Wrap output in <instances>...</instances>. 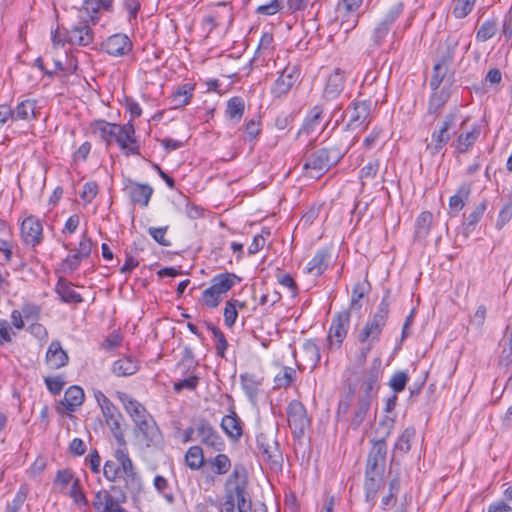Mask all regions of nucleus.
<instances>
[{"mask_svg":"<svg viewBox=\"0 0 512 512\" xmlns=\"http://www.w3.org/2000/svg\"><path fill=\"white\" fill-rule=\"evenodd\" d=\"M91 130L108 145L115 141L126 155H140V149L135 139V128L131 121L120 125L105 120H96L91 124Z\"/></svg>","mask_w":512,"mask_h":512,"instance_id":"nucleus-1","label":"nucleus"},{"mask_svg":"<svg viewBox=\"0 0 512 512\" xmlns=\"http://www.w3.org/2000/svg\"><path fill=\"white\" fill-rule=\"evenodd\" d=\"M248 480L244 467L235 466L226 481V501L221 512H252L251 500L247 492Z\"/></svg>","mask_w":512,"mask_h":512,"instance_id":"nucleus-2","label":"nucleus"},{"mask_svg":"<svg viewBox=\"0 0 512 512\" xmlns=\"http://www.w3.org/2000/svg\"><path fill=\"white\" fill-rule=\"evenodd\" d=\"M349 146L324 147L309 154L303 163V173L310 179H319L336 165L348 151Z\"/></svg>","mask_w":512,"mask_h":512,"instance_id":"nucleus-3","label":"nucleus"},{"mask_svg":"<svg viewBox=\"0 0 512 512\" xmlns=\"http://www.w3.org/2000/svg\"><path fill=\"white\" fill-rule=\"evenodd\" d=\"M390 312V293L387 290L376 312L367 320L357 335L360 343L376 344L379 342Z\"/></svg>","mask_w":512,"mask_h":512,"instance_id":"nucleus-4","label":"nucleus"},{"mask_svg":"<svg viewBox=\"0 0 512 512\" xmlns=\"http://www.w3.org/2000/svg\"><path fill=\"white\" fill-rule=\"evenodd\" d=\"M240 279L233 273H220L211 279V286L202 292L201 300L208 308H216L223 300V296Z\"/></svg>","mask_w":512,"mask_h":512,"instance_id":"nucleus-5","label":"nucleus"},{"mask_svg":"<svg viewBox=\"0 0 512 512\" xmlns=\"http://www.w3.org/2000/svg\"><path fill=\"white\" fill-rule=\"evenodd\" d=\"M115 459L121 465L120 477L124 481V487L131 494L142 490V481L137 473L126 448H118L115 451Z\"/></svg>","mask_w":512,"mask_h":512,"instance_id":"nucleus-6","label":"nucleus"},{"mask_svg":"<svg viewBox=\"0 0 512 512\" xmlns=\"http://www.w3.org/2000/svg\"><path fill=\"white\" fill-rule=\"evenodd\" d=\"M403 9L404 4L402 2H397L388 9L385 16L375 24L371 31L370 47L377 48L383 44Z\"/></svg>","mask_w":512,"mask_h":512,"instance_id":"nucleus-7","label":"nucleus"},{"mask_svg":"<svg viewBox=\"0 0 512 512\" xmlns=\"http://www.w3.org/2000/svg\"><path fill=\"white\" fill-rule=\"evenodd\" d=\"M257 448L263 459L273 470H280L283 465V455L272 433H260L256 437Z\"/></svg>","mask_w":512,"mask_h":512,"instance_id":"nucleus-8","label":"nucleus"},{"mask_svg":"<svg viewBox=\"0 0 512 512\" xmlns=\"http://www.w3.org/2000/svg\"><path fill=\"white\" fill-rule=\"evenodd\" d=\"M456 119L457 110L446 114L440 127L432 132L431 141L426 146L431 155L438 154L447 145L451 138L449 130L455 126Z\"/></svg>","mask_w":512,"mask_h":512,"instance_id":"nucleus-9","label":"nucleus"},{"mask_svg":"<svg viewBox=\"0 0 512 512\" xmlns=\"http://www.w3.org/2000/svg\"><path fill=\"white\" fill-rule=\"evenodd\" d=\"M134 434L147 448L159 447L163 442L162 433L153 417L134 426Z\"/></svg>","mask_w":512,"mask_h":512,"instance_id":"nucleus-10","label":"nucleus"},{"mask_svg":"<svg viewBox=\"0 0 512 512\" xmlns=\"http://www.w3.org/2000/svg\"><path fill=\"white\" fill-rule=\"evenodd\" d=\"M287 421L292 433L295 437L300 438L303 436L305 429L309 425L306 409L304 405L293 400L287 407Z\"/></svg>","mask_w":512,"mask_h":512,"instance_id":"nucleus-11","label":"nucleus"},{"mask_svg":"<svg viewBox=\"0 0 512 512\" xmlns=\"http://www.w3.org/2000/svg\"><path fill=\"white\" fill-rule=\"evenodd\" d=\"M20 235L25 245L33 248L38 246L43 240L41 221L33 215L26 217L21 223Z\"/></svg>","mask_w":512,"mask_h":512,"instance_id":"nucleus-12","label":"nucleus"},{"mask_svg":"<svg viewBox=\"0 0 512 512\" xmlns=\"http://www.w3.org/2000/svg\"><path fill=\"white\" fill-rule=\"evenodd\" d=\"M350 325V313L349 311H342L337 313L333 319L329 329L328 341L332 348L335 346L339 348L347 336Z\"/></svg>","mask_w":512,"mask_h":512,"instance_id":"nucleus-13","label":"nucleus"},{"mask_svg":"<svg viewBox=\"0 0 512 512\" xmlns=\"http://www.w3.org/2000/svg\"><path fill=\"white\" fill-rule=\"evenodd\" d=\"M371 101L361 100L354 101L350 110L349 120L347 122L348 129H357L361 126L367 128L370 123Z\"/></svg>","mask_w":512,"mask_h":512,"instance_id":"nucleus-14","label":"nucleus"},{"mask_svg":"<svg viewBox=\"0 0 512 512\" xmlns=\"http://www.w3.org/2000/svg\"><path fill=\"white\" fill-rule=\"evenodd\" d=\"M118 398L124 406L125 411L134 422V426L152 418L145 406L128 394L120 392L118 393Z\"/></svg>","mask_w":512,"mask_h":512,"instance_id":"nucleus-15","label":"nucleus"},{"mask_svg":"<svg viewBox=\"0 0 512 512\" xmlns=\"http://www.w3.org/2000/svg\"><path fill=\"white\" fill-rule=\"evenodd\" d=\"M299 75L300 73L296 66H287L275 80L271 89L272 95L277 98L285 96L297 82Z\"/></svg>","mask_w":512,"mask_h":512,"instance_id":"nucleus-16","label":"nucleus"},{"mask_svg":"<svg viewBox=\"0 0 512 512\" xmlns=\"http://www.w3.org/2000/svg\"><path fill=\"white\" fill-rule=\"evenodd\" d=\"M102 49L109 55L121 57L132 50V42L125 34H114L109 36L103 43Z\"/></svg>","mask_w":512,"mask_h":512,"instance_id":"nucleus-17","label":"nucleus"},{"mask_svg":"<svg viewBox=\"0 0 512 512\" xmlns=\"http://www.w3.org/2000/svg\"><path fill=\"white\" fill-rule=\"evenodd\" d=\"M197 436L201 442L215 451H222L225 443L217 431L205 420H200L196 426Z\"/></svg>","mask_w":512,"mask_h":512,"instance_id":"nucleus-18","label":"nucleus"},{"mask_svg":"<svg viewBox=\"0 0 512 512\" xmlns=\"http://www.w3.org/2000/svg\"><path fill=\"white\" fill-rule=\"evenodd\" d=\"M91 22L80 20L73 25L68 33V43L78 46H88L94 41V31L91 28Z\"/></svg>","mask_w":512,"mask_h":512,"instance_id":"nucleus-19","label":"nucleus"},{"mask_svg":"<svg viewBox=\"0 0 512 512\" xmlns=\"http://www.w3.org/2000/svg\"><path fill=\"white\" fill-rule=\"evenodd\" d=\"M123 190L130 197L133 203L140 204L142 207L148 206L153 194V188L150 185L140 184L130 179L126 181Z\"/></svg>","mask_w":512,"mask_h":512,"instance_id":"nucleus-20","label":"nucleus"},{"mask_svg":"<svg viewBox=\"0 0 512 512\" xmlns=\"http://www.w3.org/2000/svg\"><path fill=\"white\" fill-rule=\"evenodd\" d=\"M386 453L387 448L385 440L381 439L376 441L368 454L365 470L384 472Z\"/></svg>","mask_w":512,"mask_h":512,"instance_id":"nucleus-21","label":"nucleus"},{"mask_svg":"<svg viewBox=\"0 0 512 512\" xmlns=\"http://www.w3.org/2000/svg\"><path fill=\"white\" fill-rule=\"evenodd\" d=\"M345 76L340 68H336L328 77L324 90L323 98L326 101L336 99L344 89Z\"/></svg>","mask_w":512,"mask_h":512,"instance_id":"nucleus-22","label":"nucleus"},{"mask_svg":"<svg viewBox=\"0 0 512 512\" xmlns=\"http://www.w3.org/2000/svg\"><path fill=\"white\" fill-rule=\"evenodd\" d=\"M46 364L51 369H59L68 364L69 356L62 348L60 341L53 340L47 349L45 356Z\"/></svg>","mask_w":512,"mask_h":512,"instance_id":"nucleus-23","label":"nucleus"},{"mask_svg":"<svg viewBox=\"0 0 512 512\" xmlns=\"http://www.w3.org/2000/svg\"><path fill=\"white\" fill-rule=\"evenodd\" d=\"M384 472L365 470L364 489L366 501L374 504L379 489L383 486Z\"/></svg>","mask_w":512,"mask_h":512,"instance_id":"nucleus-24","label":"nucleus"},{"mask_svg":"<svg viewBox=\"0 0 512 512\" xmlns=\"http://www.w3.org/2000/svg\"><path fill=\"white\" fill-rule=\"evenodd\" d=\"M380 366L381 361L379 358H376L374 359L370 369L365 373L362 382V388L364 391L363 397H369V399H372L375 391L377 390V383L381 374Z\"/></svg>","mask_w":512,"mask_h":512,"instance_id":"nucleus-25","label":"nucleus"},{"mask_svg":"<svg viewBox=\"0 0 512 512\" xmlns=\"http://www.w3.org/2000/svg\"><path fill=\"white\" fill-rule=\"evenodd\" d=\"M480 132V127L475 125L470 131L461 132L451 146L455 148L457 153H467L478 140Z\"/></svg>","mask_w":512,"mask_h":512,"instance_id":"nucleus-26","label":"nucleus"},{"mask_svg":"<svg viewBox=\"0 0 512 512\" xmlns=\"http://www.w3.org/2000/svg\"><path fill=\"white\" fill-rule=\"evenodd\" d=\"M450 92L446 88L434 91L428 101L427 114L436 118L440 115L442 108L447 103Z\"/></svg>","mask_w":512,"mask_h":512,"instance_id":"nucleus-27","label":"nucleus"},{"mask_svg":"<svg viewBox=\"0 0 512 512\" xmlns=\"http://www.w3.org/2000/svg\"><path fill=\"white\" fill-rule=\"evenodd\" d=\"M55 291L65 303L77 304L83 301L82 296L73 289L72 283L63 277L59 278Z\"/></svg>","mask_w":512,"mask_h":512,"instance_id":"nucleus-28","label":"nucleus"},{"mask_svg":"<svg viewBox=\"0 0 512 512\" xmlns=\"http://www.w3.org/2000/svg\"><path fill=\"white\" fill-rule=\"evenodd\" d=\"M85 395L84 391L79 386H70L64 394V398L61 401V404L65 407V410L68 412H74L77 407L82 405L84 401Z\"/></svg>","mask_w":512,"mask_h":512,"instance_id":"nucleus-29","label":"nucleus"},{"mask_svg":"<svg viewBox=\"0 0 512 512\" xmlns=\"http://www.w3.org/2000/svg\"><path fill=\"white\" fill-rule=\"evenodd\" d=\"M195 90V84L185 83L177 87L171 95V104L174 109L184 107L190 103Z\"/></svg>","mask_w":512,"mask_h":512,"instance_id":"nucleus-30","label":"nucleus"},{"mask_svg":"<svg viewBox=\"0 0 512 512\" xmlns=\"http://www.w3.org/2000/svg\"><path fill=\"white\" fill-rule=\"evenodd\" d=\"M139 369L137 360L131 356L118 359L112 365V372L117 377H128L135 374Z\"/></svg>","mask_w":512,"mask_h":512,"instance_id":"nucleus-31","label":"nucleus"},{"mask_svg":"<svg viewBox=\"0 0 512 512\" xmlns=\"http://www.w3.org/2000/svg\"><path fill=\"white\" fill-rule=\"evenodd\" d=\"M221 428L224 432L233 440H238L242 436V426L241 420L235 413L232 411L231 414L225 415L221 421Z\"/></svg>","mask_w":512,"mask_h":512,"instance_id":"nucleus-32","label":"nucleus"},{"mask_svg":"<svg viewBox=\"0 0 512 512\" xmlns=\"http://www.w3.org/2000/svg\"><path fill=\"white\" fill-rule=\"evenodd\" d=\"M92 504L96 512H112L116 507H120L107 490L98 491L94 496Z\"/></svg>","mask_w":512,"mask_h":512,"instance_id":"nucleus-33","label":"nucleus"},{"mask_svg":"<svg viewBox=\"0 0 512 512\" xmlns=\"http://www.w3.org/2000/svg\"><path fill=\"white\" fill-rule=\"evenodd\" d=\"M301 357L310 369L317 367L320 361V350L314 340H306L303 343Z\"/></svg>","mask_w":512,"mask_h":512,"instance_id":"nucleus-34","label":"nucleus"},{"mask_svg":"<svg viewBox=\"0 0 512 512\" xmlns=\"http://www.w3.org/2000/svg\"><path fill=\"white\" fill-rule=\"evenodd\" d=\"M101 8L98 0H86L82 6L78 10V18L79 20L91 22L92 25H95L98 20V12Z\"/></svg>","mask_w":512,"mask_h":512,"instance_id":"nucleus-35","label":"nucleus"},{"mask_svg":"<svg viewBox=\"0 0 512 512\" xmlns=\"http://www.w3.org/2000/svg\"><path fill=\"white\" fill-rule=\"evenodd\" d=\"M433 215L429 211L422 212L416 219L414 237L418 241L426 239L429 235Z\"/></svg>","mask_w":512,"mask_h":512,"instance_id":"nucleus-36","label":"nucleus"},{"mask_svg":"<svg viewBox=\"0 0 512 512\" xmlns=\"http://www.w3.org/2000/svg\"><path fill=\"white\" fill-rule=\"evenodd\" d=\"M328 253L326 250H318L308 262L306 272L315 276L321 275L328 266Z\"/></svg>","mask_w":512,"mask_h":512,"instance_id":"nucleus-37","label":"nucleus"},{"mask_svg":"<svg viewBox=\"0 0 512 512\" xmlns=\"http://www.w3.org/2000/svg\"><path fill=\"white\" fill-rule=\"evenodd\" d=\"M242 388L250 401L254 402L259 394L261 381L253 374H242L240 376Z\"/></svg>","mask_w":512,"mask_h":512,"instance_id":"nucleus-38","label":"nucleus"},{"mask_svg":"<svg viewBox=\"0 0 512 512\" xmlns=\"http://www.w3.org/2000/svg\"><path fill=\"white\" fill-rule=\"evenodd\" d=\"M322 115H323L322 106H320V105L314 106L307 114L300 131L305 134H310L311 132H313L317 127L320 126V124L323 120Z\"/></svg>","mask_w":512,"mask_h":512,"instance_id":"nucleus-39","label":"nucleus"},{"mask_svg":"<svg viewBox=\"0 0 512 512\" xmlns=\"http://www.w3.org/2000/svg\"><path fill=\"white\" fill-rule=\"evenodd\" d=\"M297 373L292 367L283 366L280 371L274 376L275 389H287L296 380Z\"/></svg>","mask_w":512,"mask_h":512,"instance_id":"nucleus-40","label":"nucleus"},{"mask_svg":"<svg viewBox=\"0 0 512 512\" xmlns=\"http://www.w3.org/2000/svg\"><path fill=\"white\" fill-rule=\"evenodd\" d=\"M36 101L26 99L20 102L13 110L15 120L30 121L35 118Z\"/></svg>","mask_w":512,"mask_h":512,"instance_id":"nucleus-41","label":"nucleus"},{"mask_svg":"<svg viewBox=\"0 0 512 512\" xmlns=\"http://www.w3.org/2000/svg\"><path fill=\"white\" fill-rule=\"evenodd\" d=\"M470 193H471V188L469 185H466V184L461 185L458 188L456 194L450 197L449 208L455 212L461 211L464 208L465 202L468 199Z\"/></svg>","mask_w":512,"mask_h":512,"instance_id":"nucleus-42","label":"nucleus"},{"mask_svg":"<svg viewBox=\"0 0 512 512\" xmlns=\"http://www.w3.org/2000/svg\"><path fill=\"white\" fill-rule=\"evenodd\" d=\"M415 428L407 427L402 434L398 437L394 445V451L402 454L408 453L411 449V442L415 438Z\"/></svg>","mask_w":512,"mask_h":512,"instance_id":"nucleus-43","label":"nucleus"},{"mask_svg":"<svg viewBox=\"0 0 512 512\" xmlns=\"http://www.w3.org/2000/svg\"><path fill=\"white\" fill-rule=\"evenodd\" d=\"M185 463L191 470H198L204 464V454L200 446L190 447L185 454Z\"/></svg>","mask_w":512,"mask_h":512,"instance_id":"nucleus-44","label":"nucleus"},{"mask_svg":"<svg viewBox=\"0 0 512 512\" xmlns=\"http://www.w3.org/2000/svg\"><path fill=\"white\" fill-rule=\"evenodd\" d=\"M498 30V22L497 19H487L485 20L476 33V39L479 42H486L491 39Z\"/></svg>","mask_w":512,"mask_h":512,"instance_id":"nucleus-45","label":"nucleus"},{"mask_svg":"<svg viewBox=\"0 0 512 512\" xmlns=\"http://www.w3.org/2000/svg\"><path fill=\"white\" fill-rule=\"evenodd\" d=\"M208 465L217 475L226 474L231 468V461L226 454L219 453L213 459L208 460Z\"/></svg>","mask_w":512,"mask_h":512,"instance_id":"nucleus-46","label":"nucleus"},{"mask_svg":"<svg viewBox=\"0 0 512 512\" xmlns=\"http://www.w3.org/2000/svg\"><path fill=\"white\" fill-rule=\"evenodd\" d=\"M371 405V399L369 397H361L357 402V407L353 412L351 419L352 425L358 427L365 419L367 412Z\"/></svg>","mask_w":512,"mask_h":512,"instance_id":"nucleus-47","label":"nucleus"},{"mask_svg":"<svg viewBox=\"0 0 512 512\" xmlns=\"http://www.w3.org/2000/svg\"><path fill=\"white\" fill-rule=\"evenodd\" d=\"M476 0H453L452 14L457 19L465 18L475 6Z\"/></svg>","mask_w":512,"mask_h":512,"instance_id":"nucleus-48","label":"nucleus"},{"mask_svg":"<svg viewBox=\"0 0 512 512\" xmlns=\"http://www.w3.org/2000/svg\"><path fill=\"white\" fill-rule=\"evenodd\" d=\"M447 72H448V64L446 63V60H443L434 65L433 74H432V77L430 80V87L433 91H436L439 89Z\"/></svg>","mask_w":512,"mask_h":512,"instance_id":"nucleus-49","label":"nucleus"},{"mask_svg":"<svg viewBox=\"0 0 512 512\" xmlns=\"http://www.w3.org/2000/svg\"><path fill=\"white\" fill-rule=\"evenodd\" d=\"M244 101L240 97H233L227 103L226 114L232 120L239 121L244 113Z\"/></svg>","mask_w":512,"mask_h":512,"instance_id":"nucleus-50","label":"nucleus"},{"mask_svg":"<svg viewBox=\"0 0 512 512\" xmlns=\"http://www.w3.org/2000/svg\"><path fill=\"white\" fill-rule=\"evenodd\" d=\"M486 210V202L483 201L479 203L475 209L467 216L466 221L464 222V227L467 231H472L476 224L482 218L484 212Z\"/></svg>","mask_w":512,"mask_h":512,"instance_id":"nucleus-51","label":"nucleus"},{"mask_svg":"<svg viewBox=\"0 0 512 512\" xmlns=\"http://www.w3.org/2000/svg\"><path fill=\"white\" fill-rule=\"evenodd\" d=\"M28 496V487L22 485L17 491L12 502L8 504V512H20Z\"/></svg>","mask_w":512,"mask_h":512,"instance_id":"nucleus-52","label":"nucleus"},{"mask_svg":"<svg viewBox=\"0 0 512 512\" xmlns=\"http://www.w3.org/2000/svg\"><path fill=\"white\" fill-rule=\"evenodd\" d=\"M379 166V160L374 159L369 161L365 166L361 168L359 172V178L361 180L362 186H364L366 180L373 179L377 175Z\"/></svg>","mask_w":512,"mask_h":512,"instance_id":"nucleus-53","label":"nucleus"},{"mask_svg":"<svg viewBox=\"0 0 512 512\" xmlns=\"http://www.w3.org/2000/svg\"><path fill=\"white\" fill-rule=\"evenodd\" d=\"M237 303L238 300L236 299H230L226 302L223 314L224 323L227 327H232L236 322L238 317Z\"/></svg>","mask_w":512,"mask_h":512,"instance_id":"nucleus-54","label":"nucleus"},{"mask_svg":"<svg viewBox=\"0 0 512 512\" xmlns=\"http://www.w3.org/2000/svg\"><path fill=\"white\" fill-rule=\"evenodd\" d=\"M122 418H112L106 421V424L109 426L113 436L115 437L116 441L120 445L119 448H126V442L124 439V433L121 427L120 420Z\"/></svg>","mask_w":512,"mask_h":512,"instance_id":"nucleus-55","label":"nucleus"},{"mask_svg":"<svg viewBox=\"0 0 512 512\" xmlns=\"http://www.w3.org/2000/svg\"><path fill=\"white\" fill-rule=\"evenodd\" d=\"M408 380V375L405 372L398 371L392 375L389 386L397 394L405 389Z\"/></svg>","mask_w":512,"mask_h":512,"instance_id":"nucleus-56","label":"nucleus"},{"mask_svg":"<svg viewBox=\"0 0 512 512\" xmlns=\"http://www.w3.org/2000/svg\"><path fill=\"white\" fill-rule=\"evenodd\" d=\"M69 496L73 499L74 503L78 505L86 506L88 504V500L82 491L80 480L78 478L73 480Z\"/></svg>","mask_w":512,"mask_h":512,"instance_id":"nucleus-57","label":"nucleus"},{"mask_svg":"<svg viewBox=\"0 0 512 512\" xmlns=\"http://www.w3.org/2000/svg\"><path fill=\"white\" fill-rule=\"evenodd\" d=\"M121 465L116 461L107 460L103 467V474L110 482H115L120 477Z\"/></svg>","mask_w":512,"mask_h":512,"instance_id":"nucleus-58","label":"nucleus"},{"mask_svg":"<svg viewBox=\"0 0 512 512\" xmlns=\"http://www.w3.org/2000/svg\"><path fill=\"white\" fill-rule=\"evenodd\" d=\"M82 260H84L77 253L69 254L61 264V270L64 273H72L74 272L81 264Z\"/></svg>","mask_w":512,"mask_h":512,"instance_id":"nucleus-59","label":"nucleus"},{"mask_svg":"<svg viewBox=\"0 0 512 512\" xmlns=\"http://www.w3.org/2000/svg\"><path fill=\"white\" fill-rule=\"evenodd\" d=\"M270 236L268 229H262L260 234L254 236L252 243L248 247V253L250 255L259 252L265 245L266 237Z\"/></svg>","mask_w":512,"mask_h":512,"instance_id":"nucleus-60","label":"nucleus"},{"mask_svg":"<svg viewBox=\"0 0 512 512\" xmlns=\"http://www.w3.org/2000/svg\"><path fill=\"white\" fill-rule=\"evenodd\" d=\"M353 399H354V389H350L349 392L346 393L345 396L340 399L338 407H337V411H336V417L338 420H340L342 417H345V415L348 413Z\"/></svg>","mask_w":512,"mask_h":512,"instance_id":"nucleus-61","label":"nucleus"},{"mask_svg":"<svg viewBox=\"0 0 512 512\" xmlns=\"http://www.w3.org/2000/svg\"><path fill=\"white\" fill-rule=\"evenodd\" d=\"M73 473L68 469L58 470L56 477L53 481L54 486H59L60 490L63 491L68 484L73 483Z\"/></svg>","mask_w":512,"mask_h":512,"instance_id":"nucleus-62","label":"nucleus"},{"mask_svg":"<svg viewBox=\"0 0 512 512\" xmlns=\"http://www.w3.org/2000/svg\"><path fill=\"white\" fill-rule=\"evenodd\" d=\"M168 230V226L164 227H149L148 233L150 236L161 246L168 247L171 245L170 240L166 238V232Z\"/></svg>","mask_w":512,"mask_h":512,"instance_id":"nucleus-63","label":"nucleus"},{"mask_svg":"<svg viewBox=\"0 0 512 512\" xmlns=\"http://www.w3.org/2000/svg\"><path fill=\"white\" fill-rule=\"evenodd\" d=\"M512 218V202L506 203L499 212L496 228L501 230Z\"/></svg>","mask_w":512,"mask_h":512,"instance_id":"nucleus-64","label":"nucleus"}]
</instances>
